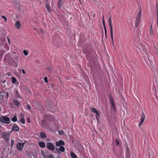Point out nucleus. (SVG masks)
<instances>
[{"label":"nucleus","instance_id":"obj_1","mask_svg":"<svg viewBox=\"0 0 158 158\" xmlns=\"http://www.w3.org/2000/svg\"><path fill=\"white\" fill-rule=\"evenodd\" d=\"M141 10H140L139 11L137 14L136 16V21L135 24V27H137L138 26L139 24L141 21Z\"/></svg>","mask_w":158,"mask_h":158},{"label":"nucleus","instance_id":"obj_2","mask_svg":"<svg viewBox=\"0 0 158 158\" xmlns=\"http://www.w3.org/2000/svg\"><path fill=\"white\" fill-rule=\"evenodd\" d=\"M0 121L2 123L6 124H9L10 122L9 117L5 116H2L0 118Z\"/></svg>","mask_w":158,"mask_h":158},{"label":"nucleus","instance_id":"obj_3","mask_svg":"<svg viewBox=\"0 0 158 158\" xmlns=\"http://www.w3.org/2000/svg\"><path fill=\"white\" fill-rule=\"evenodd\" d=\"M10 132L9 131H5L2 134V138L6 141L9 140Z\"/></svg>","mask_w":158,"mask_h":158},{"label":"nucleus","instance_id":"obj_4","mask_svg":"<svg viewBox=\"0 0 158 158\" xmlns=\"http://www.w3.org/2000/svg\"><path fill=\"white\" fill-rule=\"evenodd\" d=\"M47 148L51 151L54 150L55 148V146L52 143L48 142L47 144Z\"/></svg>","mask_w":158,"mask_h":158},{"label":"nucleus","instance_id":"obj_5","mask_svg":"<svg viewBox=\"0 0 158 158\" xmlns=\"http://www.w3.org/2000/svg\"><path fill=\"white\" fill-rule=\"evenodd\" d=\"M109 24L110 28V35H111V38L112 40V41L113 42H114L113 40V30L112 27V22L109 21Z\"/></svg>","mask_w":158,"mask_h":158},{"label":"nucleus","instance_id":"obj_6","mask_svg":"<svg viewBox=\"0 0 158 158\" xmlns=\"http://www.w3.org/2000/svg\"><path fill=\"white\" fill-rule=\"evenodd\" d=\"M24 144V143H20L19 142L17 144L16 147L19 150H21L23 148Z\"/></svg>","mask_w":158,"mask_h":158},{"label":"nucleus","instance_id":"obj_7","mask_svg":"<svg viewBox=\"0 0 158 158\" xmlns=\"http://www.w3.org/2000/svg\"><path fill=\"white\" fill-rule=\"evenodd\" d=\"M56 145L58 146H61L64 145V142L62 140H60L56 142Z\"/></svg>","mask_w":158,"mask_h":158},{"label":"nucleus","instance_id":"obj_8","mask_svg":"<svg viewBox=\"0 0 158 158\" xmlns=\"http://www.w3.org/2000/svg\"><path fill=\"white\" fill-rule=\"evenodd\" d=\"M20 121L23 124H24L25 123V120L24 118V115L22 113H21L20 116Z\"/></svg>","mask_w":158,"mask_h":158},{"label":"nucleus","instance_id":"obj_9","mask_svg":"<svg viewBox=\"0 0 158 158\" xmlns=\"http://www.w3.org/2000/svg\"><path fill=\"white\" fill-rule=\"evenodd\" d=\"M56 150L58 153H60L59 151L62 152H63L65 151V148L64 147L62 146H60L59 148H57Z\"/></svg>","mask_w":158,"mask_h":158},{"label":"nucleus","instance_id":"obj_10","mask_svg":"<svg viewBox=\"0 0 158 158\" xmlns=\"http://www.w3.org/2000/svg\"><path fill=\"white\" fill-rule=\"evenodd\" d=\"M12 81L13 84H15L16 85H19V82L17 81L15 78L13 77H12Z\"/></svg>","mask_w":158,"mask_h":158},{"label":"nucleus","instance_id":"obj_11","mask_svg":"<svg viewBox=\"0 0 158 158\" xmlns=\"http://www.w3.org/2000/svg\"><path fill=\"white\" fill-rule=\"evenodd\" d=\"M19 128L18 126L15 125H13L11 130L12 131H19Z\"/></svg>","mask_w":158,"mask_h":158},{"label":"nucleus","instance_id":"obj_12","mask_svg":"<svg viewBox=\"0 0 158 158\" xmlns=\"http://www.w3.org/2000/svg\"><path fill=\"white\" fill-rule=\"evenodd\" d=\"M149 31H150V35L151 36H153L154 35V32L153 31L152 24L150 27V29H149Z\"/></svg>","mask_w":158,"mask_h":158},{"label":"nucleus","instance_id":"obj_13","mask_svg":"<svg viewBox=\"0 0 158 158\" xmlns=\"http://www.w3.org/2000/svg\"><path fill=\"white\" fill-rule=\"evenodd\" d=\"M70 156L72 158H78L76 155L73 152H71Z\"/></svg>","mask_w":158,"mask_h":158},{"label":"nucleus","instance_id":"obj_14","mask_svg":"<svg viewBox=\"0 0 158 158\" xmlns=\"http://www.w3.org/2000/svg\"><path fill=\"white\" fill-rule=\"evenodd\" d=\"M110 102H111V106L113 107L114 110H115V108L114 106L113 100L112 98L110 99Z\"/></svg>","mask_w":158,"mask_h":158},{"label":"nucleus","instance_id":"obj_15","mask_svg":"<svg viewBox=\"0 0 158 158\" xmlns=\"http://www.w3.org/2000/svg\"><path fill=\"white\" fill-rule=\"evenodd\" d=\"M39 144V146L42 148H44L45 147V144L44 142H40Z\"/></svg>","mask_w":158,"mask_h":158},{"label":"nucleus","instance_id":"obj_16","mask_svg":"<svg viewBox=\"0 0 158 158\" xmlns=\"http://www.w3.org/2000/svg\"><path fill=\"white\" fill-rule=\"evenodd\" d=\"M40 135L41 137L43 139H45L46 138V134L43 132H41L40 133Z\"/></svg>","mask_w":158,"mask_h":158},{"label":"nucleus","instance_id":"obj_17","mask_svg":"<svg viewBox=\"0 0 158 158\" xmlns=\"http://www.w3.org/2000/svg\"><path fill=\"white\" fill-rule=\"evenodd\" d=\"M15 26L17 28H19L20 26V23L19 21L16 22L15 23Z\"/></svg>","mask_w":158,"mask_h":158},{"label":"nucleus","instance_id":"obj_18","mask_svg":"<svg viewBox=\"0 0 158 158\" xmlns=\"http://www.w3.org/2000/svg\"><path fill=\"white\" fill-rule=\"evenodd\" d=\"M145 118V116L144 113H143V111H142V114L141 117V121L143 122L144 121Z\"/></svg>","mask_w":158,"mask_h":158},{"label":"nucleus","instance_id":"obj_19","mask_svg":"<svg viewBox=\"0 0 158 158\" xmlns=\"http://www.w3.org/2000/svg\"><path fill=\"white\" fill-rule=\"evenodd\" d=\"M46 8L48 11L50 12L51 11V9L49 5H46Z\"/></svg>","mask_w":158,"mask_h":158},{"label":"nucleus","instance_id":"obj_20","mask_svg":"<svg viewBox=\"0 0 158 158\" xmlns=\"http://www.w3.org/2000/svg\"><path fill=\"white\" fill-rule=\"evenodd\" d=\"M12 121L13 122H15L17 121V118L16 116H14L13 118H12L11 119Z\"/></svg>","mask_w":158,"mask_h":158},{"label":"nucleus","instance_id":"obj_21","mask_svg":"<svg viewBox=\"0 0 158 158\" xmlns=\"http://www.w3.org/2000/svg\"><path fill=\"white\" fill-rule=\"evenodd\" d=\"M23 53L25 56H27L28 54V51L26 50H24L23 51Z\"/></svg>","mask_w":158,"mask_h":158},{"label":"nucleus","instance_id":"obj_22","mask_svg":"<svg viewBox=\"0 0 158 158\" xmlns=\"http://www.w3.org/2000/svg\"><path fill=\"white\" fill-rule=\"evenodd\" d=\"M13 103H14V104L16 106H18L19 104L18 102L15 100H14Z\"/></svg>","mask_w":158,"mask_h":158},{"label":"nucleus","instance_id":"obj_23","mask_svg":"<svg viewBox=\"0 0 158 158\" xmlns=\"http://www.w3.org/2000/svg\"><path fill=\"white\" fill-rule=\"evenodd\" d=\"M5 53V51L3 50H1L0 51V54L3 55Z\"/></svg>","mask_w":158,"mask_h":158},{"label":"nucleus","instance_id":"obj_24","mask_svg":"<svg viewBox=\"0 0 158 158\" xmlns=\"http://www.w3.org/2000/svg\"><path fill=\"white\" fill-rule=\"evenodd\" d=\"M58 7L59 8H60L61 6H62V2H58Z\"/></svg>","mask_w":158,"mask_h":158},{"label":"nucleus","instance_id":"obj_25","mask_svg":"<svg viewBox=\"0 0 158 158\" xmlns=\"http://www.w3.org/2000/svg\"><path fill=\"white\" fill-rule=\"evenodd\" d=\"M92 110L93 112L95 113H96L97 111V110L95 108H92Z\"/></svg>","mask_w":158,"mask_h":158},{"label":"nucleus","instance_id":"obj_26","mask_svg":"<svg viewBox=\"0 0 158 158\" xmlns=\"http://www.w3.org/2000/svg\"><path fill=\"white\" fill-rule=\"evenodd\" d=\"M125 145L126 147V150L127 152H129V149L128 147V144L127 143H125Z\"/></svg>","mask_w":158,"mask_h":158},{"label":"nucleus","instance_id":"obj_27","mask_svg":"<svg viewBox=\"0 0 158 158\" xmlns=\"http://www.w3.org/2000/svg\"><path fill=\"white\" fill-rule=\"evenodd\" d=\"M27 107L28 110H30L31 109V107L29 105H27Z\"/></svg>","mask_w":158,"mask_h":158},{"label":"nucleus","instance_id":"obj_28","mask_svg":"<svg viewBox=\"0 0 158 158\" xmlns=\"http://www.w3.org/2000/svg\"><path fill=\"white\" fill-rule=\"evenodd\" d=\"M115 142H116V145H118V144H119V142L118 140L117 139H116L115 140Z\"/></svg>","mask_w":158,"mask_h":158},{"label":"nucleus","instance_id":"obj_29","mask_svg":"<svg viewBox=\"0 0 158 158\" xmlns=\"http://www.w3.org/2000/svg\"><path fill=\"white\" fill-rule=\"evenodd\" d=\"M14 140L13 139H12L11 140V147H12L13 145V144H14Z\"/></svg>","mask_w":158,"mask_h":158},{"label":"nucleus","instance_id":"obj_30","mask_svg":"<svg viewBox=\"0 0 158 158\" xmlns=\"http://www.w3.org/2000/svg\"><path fill=\"white\" fill-rule=\"evenodd\" d=\"M2 18H3L5 20L6 22V17L4 16H2Z\"/></svg>","mask_w":158,"mask_h":158},{"label":"nucleus","instance_id":"obj_31","mask_svg":"<svg viewBox=\"0 0 158 158\" xmlns=\"http://www.w3.org/2000/svg\"><path fill=\"white\" fill-rule=\"evenodd\" d=\"M44 81L46 83H47L48 82L47 78L46 77L44 78Z\"/></svg>","mask_w":158,"mask_h":158},{"label":"nucleus","instance_id":"obj_32","mask_svg":"<svg viewBox=\"0 0 158 158\" xmlns=\"http://www.w3.org/2000/svg\"><path fill=\"white\" fill-rule=\"evenodd\" d=\"M143 123V122L141 121L139 123V126H140V125H142Z\"/></svg>","mask_w":158,"mask_h":158},{"label":"nucleus","instance_id":"obj_33","mask_svg":"<svg viewBox=\"0 0 158 158\" xmlns=\"http://www.w3.org/2000/svg\"><path fill=\"white\" fill-rule=\"evenodd\" d=\"M22 72L23 73V74H25V71L23 69H22Z\"/></svg>","mask_w":158,"mask_h":158},{"label":"nucleus","instance_id":"obj_34","mask_svg":"<svg viewBox=\"0 0 158 158\" xmlns=\"http://www.w3.org/2000/svg\"><path fill=\"white\" fill-rule=\"evenodd\" d=\"M63 132L62 131H59V133L60 134H62Z\"/></svg>","mask_w":158,"mask_h":158},{"label":"nucleus","instance_id":"obj_35","mask_svg":"<svg viewBox=\"0 0 158 158\" xmlns=\"http://www.w3.org/2000/svg\"><path fill=\"white\" fill-rule=\"evenodd\" d=\"M104 30H105V32H106V27L105 25H104Z\"/></svg>","mask_w":158,"mask_h":158},{"label":"nucleus","instance_id":"obj_36","mask_svg":"<svg viewBox=\"0 0 158 158\" xmlns=\"http://www.w3.org/2000/svg\"><path fill=\"white\" fill-rule=\"evenodd\" d=\"M96 113V114L98 116H99V114L98 113L97 111V112Z\"/></svg>","mask_w":158,"mask_h":158},{"label":"nucleus","instance_id":"obj_37","mask_svg":"<svg viewBox=\"0 0 158 158\" xmlns=\"http://www.w3.org/2000/svg\"><path fill=\"white\" fill-rule=\"evenodd\" d=\"M102 21H103V25H104V26L105 25V22H104V17H103V19H102Z\"/></svg>","mask_w":158,"mask_h":158},{"label":"nucleus","instance_id":"obj_38","mask_svg":"<svg viewBox=\"0 0 158 158\" xmlns=\"http://www.w3.org/2000/svg\"><path fill=\"white\" fill-rule=\"evenodd\" d=\"M109 21H111V18L110 17H109Z\"/></svg>","mask_w":158,"mask_h":158},{"label":"nucleus","instance_id":"obj_39","mask_svg":"<svg viewBox=\"0 0 158 158\" xmlns=\"http://www.w3.org/2000/svg\"><path fill=\"white\" fill-rule=\"evenodd\" d=\"M16 94L17 95L19 96V94L18 91H16Z\"/></svg>","mask_w":158,"mask_h":158},{"label":"nucleus","instance_id":"obj_40","mask_svg":"<svg viewBox=\"0 0 158 158\" xmlns=\"http://www.w3.org/2000/svg\"><path fill=\"white\" fill-rule=\"evenodd\" d=\"M52 156H53V155H52V154H51L49 156L50 157H52Z\"/></svg>","mask_w":158,"mask_h":158},{"label":"nucleus","instance_id":"obj_41","mask_svg":"<svg viewBox=\"0 0 158 158\" xmlns=\"http://www.w3.org/2000/svg\"><path fill=\"white\" fill-rule=\"evenodd\" d=\"M18 57L17 56H16V60L17 61H18Z\"/></svg>","mask_w":158,"mask_h":158},{"label":"nucleus","instance_id":"obj_42","mask_svg":"<svg viewBox=\"0 0 158 158\" xmlns=\"http://www.w3.org/2000/svg\"><path fill=\"white\" fill-rule=\"evenodd\" d=\"M40 31H41L42 32V33H44L43 30H42L41 29H40Z\"/></svg>","mask_w":158,"mask_h":158},{"label":"nucleus","instance_id":"obj_43","mask_svg":"<svg viewBox=\"0 0 158 158\" xmlns=\"http://www.w3.org/2000/svg\"><path fill=\"white\" fill-rule=\"evenodd\" d=\"M63 1V0H59L58 2H62Z\"/></svg>","mask_w":158,"mask_h":158},{"label":"nucleus","instance_id":"obj_44","mask_svg":"<svg viewBox=\"0 0 158 158\" xmlns=\"http://www.w3.org/2000/svg\"><path fill=\"white\" fill-rule=\"evenodd\" d=\"M7 39H8V41L9 43H10V42H9L10 40H9V38H8V37H7Z\"/></svg>","mask_w":158,"mask_h":158},{"label":"nucleus","instance_id":"obj_45","mask_svg":"<svg viewBox=\"0 0 158 158\" xmlns=\"http://www.w3.org/2000/svg\"><path fill=\"white\" fill-rule=\"evenodd\" d=\"M48 70L50 71L51 70V69L50 68H48Z\"/></svg>","mask_w":158,"mask_h":158},{"label":"nucleus","instance_id":"obj_46","mask_svg":"<svg viewBox=\"0 0 158 158\" xmlns=\"http://www.w3.org/2000/svg\"><path fill=\"white\" fill-rule=\"evenodd\" d=\"M105 35H106H106H107V33H106V32H105Z\"/></svg>","mask_w":158,"mask_h":158},{"label":"nucleus","instance_id":"obj_47","mask_svg":"<svg viewBox=\"0 0 158 158\" xmlns=\"http://www.w3.org/2000/svg\"><path fill=\"white\" fill-rule=\"evenodd\" d=\"M34 29L35 30H36V31H37V29L36 28H34Z\"/></svg>","mask_w":158,"mask_h":158},{"label":"nucleus","instance_id":"obj_48","mask_svg":"<svg viewBox=\"0 0 158 158\" xmlns=\"http://www.w3.org/2000/svg\"><path fill=\"white\" fill-rule=\"evenodd\" d=\"M156 7H157V3H156Z\"/></svg>","mask_w":158,"mask_h":158},{"label":"nucleus","instance_id":"obj_49","mask_svg":"<svg viewBox=\"0 0 158 158\" xmlns=\"http://www.w3.org/2000/svg\"><path fill=\"white\" fill-rule=\"evenodd\" d=\"M96 118L97 119H98V118H97L96 117Z\"/></svg>","mask_w":158,"mask_h":158},{"label":"nucleus","instance_id":"obj_50","mask_svg":"<svg viewBox=\"0 0 158 158\" xmlns=\"http://www.w3.org/2000/svg\"><path fill=\"white\" fill-rule=\"evenodd\" d=\"M1 126L0 125V128H1Z\"/></svg>","mask_w":158,"mask_h":158},{"label":"nucleus","instance_id":"obj_51","mask_svg":"<svg viewBox=\"0 0 158 158\" xmlns=\"http://www.w3.org/2000/svg\"><path fill=\"white\" fill-rule=\"evenodd\" d=\"M1 55L0 54V56Z\"/></svg>","mask_w":158,"mask_h":158}]
</instances>
